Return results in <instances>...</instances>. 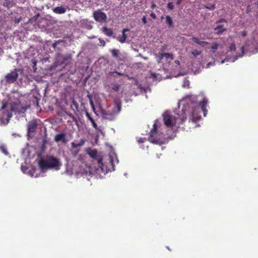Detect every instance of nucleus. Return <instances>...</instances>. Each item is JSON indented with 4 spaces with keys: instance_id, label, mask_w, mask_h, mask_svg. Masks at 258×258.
<instances>
[{
    "instance_id": "f257e3e1",
    "label": "nucleus",
    "mask_w": 258,
    "mask_h": 258,
    "mask_svg": "<svg viewBox=\"0 0 258 258\" xmlns=\"http://www.w3.org/2000/svg\"><path fill=\"white\" fill-rule=\"evenodd\" d=\"M196 97H186L185 102L186 105L184 109L182 110L180 114H178L177 116H173L169 111H165L163 114V121L165 125L168 127H172L176 124H181L187 118V113H190V119L192 121H199L201 116L199 114L201 110L204 113V116H206L207 113V105L208 100L205 97L202 101L198 102L196 100Z\"/></svg>"
},
{
    "instance_id": "f03ea898",
    "label": "nucleus",
    "mask_w": 258,
    "mask_h": 258,
    "mask_svg": "<svg viewBox=\"0 0 258 258\" xmlns=\"http://www.w3.org/2000/svg\"><path fill=\"white\" fill-rule=\"evenodd\" d=\"M38 166L42 170L49 169L59 170L61 164L59 158L50 155L45 159H42L38 161Z\"/></svg>"
},
{
    "instance_id": "7ed1b4c3",
    "label": "nucleus",
    "mask_w": 258,
    "mask_h": 258,
    "mask_svg": "<svg viewBox=\"0 0 258 258\" xmlns=\"http://www.w3.org/2000/svg\"><path fill=\"white\" fill-rule=\"evenodd\" d=\"M10 110L12 112L15 113H24L26 112L27 108L23 106L19 100L11 102L10 104Z\"/></svg>"
},
{
    "instance_id": "20e7f679",
    "label": "nucleus",
    "mask_w": 258,
    "mask_h": 258,
    "mask_svg": "<svg viewBox=\"0 0 258 258\" xmlns=\"http://www.w3.org/2000/svg\"><path fill=\"white\" fill-rule=\"evenodd\" d=\"M19 71L18 69H15L8 73L5 77L6 83L10 84L16 82L18 79Z\"/></svg>"
},
{
    "instance_id": "39448f33",
    "label": "nucleus",
    "mask_w": 258,
    "mask_h": 258,
    "mask_svg": "<svg viewBox=\"0 0 258 258\" xmlns=\"http://www.w3.org/2000/svg\"><path fill=\"white\" fill-rule=\"evenodd\" d=\"M157 120H156L154 122V124H153V128H152L151 130H150V131L149 132V134H150V141L154 144H161L162 142L156 138H154V137H155V135H156L157 132Z\"/></svg>"
},
{
    "instance_id": "423d86ee",
    "label": "nucleus",
    "mask_w": 258,
    "mask_h": 258,
    "mask_svg": "<svg viewBox=\"0 0 258 258\" xmlns=\"http://www.w3.org/2000/svg\"><path fill=\"white\" fill-rule=\"evenodd\" d=\"M93 17L96 22H105L107 17L106 14L102 12L101 10H97L93 13Z\"/></svg>"
},
{
    "instance_id": "0eeeda50",
    "label": "nucleus",
    "mask_w": 258,
    "mask_h": 258,
    "mask_svg": "<svg viewBox=\"0 0 258 258\" xmlns=\"http://www.w3.org/2000/svg\"><path fill=\"white\" fill-rule=\"evenodd\" d=\"M37 127V123L35 120L29 121L28 123L27 133L29 134L33 133Z\"/></svg>"
},
{
    "instance_id": "6e6552de",
    "label": "nucleus",
    "mask_w": 258,
    "mask_h": 258,
    "mask_svg": "<svg viewBox=\"0 0 258 258\" xmlns=\"http://www.w3.org/2000/svg\"><path fill=\"white\" fill-rule=\"evenodd\" d=\"M54 141L57 143L61 142L63 144H66L68 142V140L66 139V136L65 135V134L63 133L55 135L54 137Z\"/></svg>"
},
{
    "instance_id": "1a4fd4ad",
    "label": "nucleus",
    "mask_w": 258,
    "mask_h": 258,
    "mask_svg": "<svg viewBox=\"0 0 258 258\" xmlns=\"http://www.w3.org/2000/svg\"><path fill=\"white\" fill-rule=\"evenodd\" d=\"M128 31H129L128 29H123L122 30V34L121 35H119L117 37V40L122 43L124 42L127 38V36L125 34V32Z\"/></svg>"
},
{
    "instance_id": "9d476101",
    "label": "nucleus",
    "mask_w": 258,
    "mask_h": 258,
    "mask_svg": "<svg viewBox=\"0 0 258 258\" xmlns=\"http://www.w3.org/2000/svg\"><path fill=\"white\" fill-rule=\"evenodd\" d=\"M191 40L203 47H205V45H208L209 44L208 42L206 41L200 40L198 38L196 37H192Z\"/></svg>"
},
{
    "instance_id": "9b49d317",
    "label": "nucleus",
    "mask_w": 258,
    "mask_h": 258,
    "mask_svg": "<svg viewBox=\"0 0 258 258\" xmlns=\"http://www.w3.org/2000/svg\"><path fill=\"white\" fill-rule=\"evenodd\" d=\"M117 114V113H115L113 110H112V112H107L103 113L104 117L110 120H113Z\"/></svg>"
},
{
    "instance_id": "f8f14e48",
    "label": "nucleus",
    "mask_w": 258,
    "mask_h": 258,
    "mask_svg": "<svg viewBox=\"0 0 258 258\" xmlns=\"http://www.w3.org/2000/svg\"><path fill=\"white\" fill-rule=\"evenodd\" d=\"M53 11L54 13L57 14H62L66 12L67 9L65 7H55L53 9Z\"/></svg>"
},
{
    "instance_id": "ddd939ff",
    "label": "nucleus",
    "mask_w": 258,
    "mask_h": 258,
    "mask_svg": "<svg viewBox=\"0 0 258 258\" xmlns=\"http://www.w3.org/2000/svg\"><path fill=\"white\" fill-rule=\"evenodd\" d=\"M115 107L113 108V110L114 111L115 113H118L121 111V103L120 101H115Z\"/></svg>"
},
{
    "instance_id": "4468645a",
    "label": "nucleus",
    "mask_w": 258,
    "mask_h": 258,
    "mask_svg": "<svg viewBox=\"0 0 258 258\" xmlns=\"http://www.w3.org/2000/svg\"><path fill=\"white\" fill-rule=\"evenodd\" d=\"M85 143V140L84 139H81L80 142L79 143L76 142H72L71 146L74 148H76L78 147H80V146H83L84 145Z\"/></svg>"
},
{
    "instance_id": "2eb2a0df",
    "label": "nucleus",
    "mask_w": 258,
    "mask_h": 258,
    "mask_svg": "<svg viewBox=\"0 0 258 258\" xmlns=\"http://www.w3.org/2000/svg\"><path fill=\"white\" fill-rule=\"evenodd\" d=\"M102 31L106 35L108 36H111L113 34V31L112 29L107 28L106 27H103L102 28Z\"/></svg>"
},
{
    "instance_id": "dca6fc26",
    "label": "nucleus",
    "mask_w": 258,
    "mask_h": 258,
    "mask_svg": "<svg viewBox=\"0 0 258 258\" xmlns=\"http://www.w3.org/2000/svg\"><path fill=\"white\" fill-rule=\"evenodd\" d=\"M166 23L168 25V27L172 28L173 27V23L172 18L170 15H166L165 16Z\"/></svg>"
},
{
    "instance_id": "f3484780",
    "label": "nucleus",
    "mask_w": 258,
    "mask_h": 258,
    "mask_svg": "<svg viewBox=\"0 0 258 258\" xmlns=\"http://www.w3.org/2000/svg\"><path fill=\"white\" fill-rule=\"evenodd\" d=\"M87 153L92 158H95L97 156V151L96 149H89V150H87Z\"/></svg>"
},
{
    "instance_id": "a211bd4d",
    "label": "nucleus",
    "mask_w": 258,
    "mask_h": 258,
    "mask_svg": "<svg viewBox=\"0 0 258 258\" xmlns=\"http://www.w3.org/2000/svg\"><path fill=\"white\" fill-rule=\"evenodd\" d=\"M165 57L166 59H173V55L169 53H162L160 54V59H162Z\"/></svg>"
},
{
    "instance_id": "6ab92c4d",
    "label": "nucleus",
    "mask_w": 258,
    "mask_h": 258,
    "mask_svg": "<svg viewBox=\"0 0 258 258\" xmlns=\"http://www.w3.org/2000/svg\"><path fill=\"white\" fill-rule=\"evenodd\" d=\"M112 57L118 58L119 54V50L117 49H112L110 50Z\"/></svg>"
},
{
    "instance_id": "aec40b11",
    "label": "nucleus",
    "mask_w": 258,
    "mask_h": 258,
    "mask_svg": "<svg viewBox=\"0 0 258 258\" xmlns=\"http://www.w3.org/2000/svg\"><path fill=\"white\" fill-rule=\"evenodd\" d=\"M215 31H217V34H221L223 32H224L226 30L225 28H223V26L222 25L217 26L214 29Z\"/></svg>"
},
{
    "instance_id": "412c9836",
    "label": "nucleus",
    "mask_w": 258,
    "mask_h": 258,
    "mask_svg": "<svg viewBox=\"0 0 258 258\" xmlns=\"http://www.w3.org/2000/svg\"><path fill=\"white\" fill-rule=\"evenodd\" d=\"M0 151L2 153H3V154H5L6 155H9V152H8V151L7 150V147L6 146V145H1L0 146Z\"/></svg>"
},
{
    "instance_id": "4be33fe9",
    "label": "nucleus",
    "mask_w": 258,
    "mask_h": 258,
    "mask_svg": "<svg viewBox=\"0 0 258 258\" xmlns=\"http://www.w3.org/2000/svg\"><path fill=\"white\" fill-rule=\"evenodd\" d=\"M3 6L7 8L11 7L12 6V2L10 0H5Z\"/></svg>"
},
{
    "instance_id": "5701e85b",
    "label": "nucleus",
    "mask_w": 258,
    "mask_h": 258,
    "mask_svg": "<svg viewBox=\"0 0 258 258\" xmlns=\"http://www.w3.org/2000/svg\"><path fill=\"white\" fill-rule=\"evenodd\" d=\"M110 74L111 76H112L114 78H116L117 75L118 76H122L123 74L122 73H119V72H111L110 73Z\"/></svg>"
},
{
    "instance_id": "b1692460",
    "label": "nucleus",
    "mask_w": 258,
    "mask_h": 258,
    "mask_svg": "<svg viewBox=\"0 0 258 258\" xmlns=\"http://www.w3.org/2000/svg\"><path fill=\"white\" fill-rule=\"evenodd\" d=\"M119 88H120V85L118 84H112V89L115 92L118 91L119 89Z\"/></svg>"
},
{
    "instance_id": "393cba45",
    "label": "nucleus",
    "mask_w": 258,
    "mask_h": 258,
    "mask_svg": "<svg viewBox=\"0 0 258 258\" xmlns=\"http://www.w3.org/2000/svg\"><path fill=\"white\" fill-rule=\"evenodd\" d=\"M218 44L217 43H215L213 44L212 48H211V51H212L213 53H214L216 49H218Z\"/></svg>"
},
{
    "instance_id": "a878e982",
    "label": "nucleus",
    "mask_w": 258,
    "mask_h": 258,
    "mask_svg": "<svg viewBox=\"0 0 258 258\" xmlns=\"http://www.w3.org/2000/svg\"><path fill=\"white\" fill-rule=\"evenodd\" d=\"M201 52H202L201 51L195 50L191 52V54L193 55L194 56L197 57L198 55H200L201 54Z\"/></svg>"
},
{
    "instance_id": "bb28decb",
    "label": "nucleus",
    "mask_w": 258,
    "mask_h": 258,
    "mask_svg": "<svg viewBox=\"0 0 258 258\" xmlns=\"http://www.w3.org/2000/svg\"><path fill=\"white\" fill-rule=\"evenodd\" d=\"M205 8L210 10H214L216 8V6L215 4L210 5L209 6H205Z\"/></svg>"
},
{
    "instance_id": "cd10ccee",
    "label": "nucleus",
    "mask_w": 258,
    "mask_h": 258,
    "mask_svg": "<svg viewBox=\"0 0 258 258\" xmlns=\"http://www.w3.org/2000/svg\"><path fill=\"white\" fill-rule=\"evenodd\" d=\"M98 41H99V44H98L99 45L102 46V47L105 46V42L103 39H102V38H100L98 39Z\"/></svg>"
},
{
    "instance_id": "c85d7f7f",
    "label": "nucleus",
    "mask_w": 258,
    "mask_h": 258,
    "mask_svg": "<svg viewBox=\"0 0 258 258\" xmlns=\"http://www.w3.org/2000/svg\"><path fill=\"white\" fill-rule=\"evenodd\" d=\"M167 8L168 10H172L173 9L174 6L172 2L168 3L167 5Z\"/></svg>"
},
{
    "instance_id": "c756f323",
    "label": "nucleus",
    "mask_w": 258,
    "mask_h": 258,
    "mask_svg": "<svg viewBox=\"0 0 258 258\" xmlns=\"http://www.w3.org/2000/svg\"><path fill=\"white\" fill-rule=\"evenodd\" d=\"M229 49H230V51H235L236 49V45L234 43H231L229 46Z\"/></svg>"
},
{
    "instance_id": "7c9ffc66",
    "label": "nucleus",
    "mask_w": 258,
    "mask_h": 258,
    "mask_svg": "<svg viewBox=\"0 0 258 258\" xmlns=\"http://www.w3.org/2000/svg\"><path fill=\"white\" fill-rule=\"evenodd\" d=\"M90 121H91L92 122L93 127L94 128H95L96 130H98L97 125L96 123L95 122V121L94 120V119H92Z\"/></svg>"
},
{
    "instance_id": "2f4dec72",
    "label": "nucleus",
    "mask_w": 258,
    "mask_h": 258,
    "mask_svg": "<svg viewBox=\"0 0 258 258\" xmlns=\"http://www.w3.org/2000/svg\"><path fill=\"white\" fill-rule=\"evenodd\" d=\"M85 114H86V116L87 117V118H88V119L89 120H91L92 119H93V118L91 116H90L89 113L88 112H87V111L85 112Z\"/></svg>"
},
{
    "instance_id": "473e14b6",
    "label": "nucleus",
    "mask_w": 258,
    "mask_h": 258,
    "mask_svg": "<svg viewBox=\"0 0 258 258\" xmlns=\"http://www.w3.org/2000/svg\"><path fill=\"white\" fill-rule=\"evenodd\" d=\"M142 23H143L144 24L147 23V19H146V17L145 16H144L143 17H142Z\"/></svg>"
},
{
    "instance_id": "72a5a7b5",
    "label": "nucleus",
    "mask_w": 258,
    "mask_h": 258,
    "mask_svg": "<svg viewBox=\"0 0 258 258\" xmlns=\"http://www.w3.org/2000/svg\"><path fill=\"white\" fill-rule=\"evenodd\" d=\"M22 21V18H19L18 19H16L15 20V24H19Z\"/></svg>"
},
{
    "instance_id": "f704fd0d",
    "label": "nucleus",
    "mask_w": 258,
    "mask_h": 258,
    "mask_svg": "<svg viewBox=\"0 0 258 258\" xmlns=\"http://www.w3.org/2000/svg\"><path fill=\"white\" fill-rule=\"evenodd\" d=\"M150 16L151 18H152L154 19H156L157 18L156 15L153 12L151 13Z\"/></svg>"
},
{
    "instance_id": "c9c22d12",
    "label": "nucleus",
    "mask_w": 258,
    "mask_h": 258,
    "mask_svg": "<svg viewBox=\"0 0 258 258\" xmlns=\"http://www.w3.org/2000/svg\"><path fill=\"white\" fill-rule=\"evenodd\" d=\"M246 35V32L245 31H243L241 32V36L242 37H245Z\"/></svg>"
},
{
    "instance_id": "e433bc0d",
    "label": "nucleus",
    "mask_w": 258,
    "mask_h": 258,
    "mask_svg": "<svg viewBox=\"0 0 258 258\" xmlns=\"http://www.w3.org/2000/svg\"><path fill=\"white\" fill-rule=\"evenodd\" d=\"M72 103L73 105H74L75 106H76L77 108L78 107V104H77V102H76L75 100L72 101Z\"/></svg>"
},
{
    "instance_id": "4c0bfd02",
    "label": "nucleus",
    "mask_w": 258,
    "mask_h": 258,
    "mask_svg": "<svg viewBox=\"0 0 258 258\" xmlns=\"http://www.w3.org/2000/svg\"><path fill=\"white\" fill-rule=\"evenodd\" d=\"M98 164L100 165V167H101V165H103L101 159L98 160Z\"/></svg>"
},
{
    "instance_id": "58836bf2",
    "label": "nucleus",
    "mask_w": 258,
    "mask_h": 258,
    "mask_svg": "<svg viewBox=\"0 0 258 258\" xmlns=\"http://www.w3.org/2000/svg\"><path fill=\"white\" fill-rule=\"evenodd\" d=\"M57 42H54L52 44V47L53 48H55L56 46H57Z\"/></svg>"
},
{
    "instance_id": "ea45409f",
    "label": "nucleus",
    "mask_w": 258,
    "mask_h": 258,
    "mask_svg": "<svg viewBox=\"0 0 258 258\" xmlns=\"http://www.w3.org/2000/svg\"><path fill=\"white\" fill-rule=\"evenodd\" d=\"M156 5L154 3H153L151 5L152 9H154L156 8Z\"/></svg>"
},
{
    "instance_id": "a19ab883",
    "label": "nucleus",
    "mask_w": 258,
    "mask_h": 258,
    "mask_svg": "<svg viewBox=\"0 0 258 258\" xmlns=\"http://www.w3.org/2000/svg\"><path fill=\"white\" fill-rule=\"evenodd\" d=\"M12 113H8V115H7V116H8V118L9 119L11 118V117H12Z\"/></svg>"
},
{
    "instance_id": "79ce46f5",
    "label": "nucleus",
    "mask_w": 258,
    "mask_h": 258,
    "mask_svg": "<svg viewBox=\"0 0 258 258\" xmlns=\"http://www.w3.org/2000/svg\"><path fill=\"white\" fill-rule=\"evenodd\" d=\"M7 105V104H6H6H3V106H2V109H5L6 108Z\"/></svg>"
},
{
    "instance_id": "37998d69",
    "label": "nucleus",
    "mask_w": 258,
    "mask_h": 258,
    "mask_svg": "<svg viewBox=\"0 0 258 258\" xmlns=\"http://www.w3.org/2000/svg\"><path fill=\"white\" fill-rule=\"evenodd\" d=\"M182 1L183 0H177V1H176V5H179Z\"/></svg>"
},
{
    "instance_id": "c03bdc74",
    "label": "nucleus",
    "mask_w": 258,
    "mask_h": 258,
    "mask_svg": "<svg viewBox=\"0 0 258 258\" xmlns=\"http://www.w3.org/2000/svg\"><path fill=\"white\" fill-rule=\"evenodd\" d=\"M162 59H160V55L158 57V59H157L158 63H160Z\"/></svg>"
},
{
    "instance_id": "a18cd8bd",
    "label": "nucleus",
    "mask_w": 258,
    "mask_h": 258,
    "mask_svg": "<svg viewBox=\"0 0 258 258\" xmlns=\"http://www.w3.org/2000/svg\"><path fill=\"white\" fill-rule=\"evenodd\" d=\"M228 61V59L225 58L224 60H223L221 61V63L223 64L225 62V61Z\"/></svg>"
},
{
    "instance_id": "49530a36",
    "label": "nucleus",
    "mask_w": 258,
    "mask_h": 258,
    "mask_svg": "<svg viewBox=\"0 0 258 258\" xmlns=\"http://www.w3.org/2000/svg\"><path fill=\"white\" fill-rule=\"evenodd\" d=\"M225 21V20L224 19H221V20H220L218 23H221L222 22H224Z\"/></svg>"
},
{
    "instance_id": "de8ad7c7",
    "label": "nucleus",
    "mask_w": 258,
    "mask_h": 258,
    "mask_svg": "<svg viewBox=\"0 0 258 258\" xmlns=\"http://www.w3.org/2000/svg\"><path fill=\"white\" fill-rule=\"evenodd\" d=\"M241 51H242V53L244 52V46H242L241 47Z\"/></svg>"
},
{
    "instance_id": "09e8293b",
    "label": "nucleus",
    "mask_w": 258,
    "mask_h": 258,
    "mask_svg": "<svg viewBox=\"0 0 258 258\" xmlns=\"http://www.w3.org/2000/svg\"><path fill=\"white\" fill-rule=\"evenodd\" d=\"M210 65H212V62H209L207 64V66L208 67H209L210 66Z\"/></svg>"
},
{
    "instance_id": "8fccbe9b",
    "label": "nucleus",
    "mask_w": 258,
    "mask_h": 258,
    "mask_svg": "<svg viewBox=\"0 0 258 258\" xmlns=\"http://www.w3.org/2000/svg\"><path fill=\"white\" fill-rule=\"evenodd\" d=\"M175 62L176 63L179 64V61L178 60H176V61H175Z\"/></svg>"
},
{
    "instance_id": "3c124183",
    "label": "nucleus",
    "mask_w": 258,
    "mask_h": 258,
    "mask_svg": "<svg viewBox=\"0 0 258 258\" xmlns=\"http://www.w3.org/2000/svg\"><path fill=\"white\" fill-rule=\"evenodd\" d=\"M91 105H92L93 106H94L93 103L92 101H91Z\"/></svg>"
}]
</instances>
